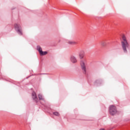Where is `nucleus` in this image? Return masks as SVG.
Instances as JSON below:
<instances>
[{"label":"nucleus","instance_id":"obj_1","mask_svg":"<svg viewBox=\"0 0 130 130\" xmlns=\"http://www.w3.org/2000/svg\"><path fill=\"white\" fill-rule=\"evenodd\" d=\"M122 41H121V43L122 50L123 51V52L126 53H127V50L126 48H128L129 46V45L127 42V38L124 35H122Z\"/></svg>","mask_w":130,"mask_h":130},{"label":"nucleus","instance_id":"obj_2","mask_svg":"<svg viewBox=\"0 0 130 130\" xmlns=\"http://www.w3.org/2000/svg\"><path fill=\"white\" fill-rule=\"evenodd\" d=\"M109 113L111 115H114L116 114V113H117V110L116 107H115L113 105H111V106H110Z\"/></svg>","mask_w":130,"mask_h":130},{"label":"nucleus","instance_id":"obj_3","mask_svg":"<svg viewBox=\"0 0 130 130\" xmlns=\"http://www.w3.org/2000/svg\"><path fill=\"white\" fill-rule=\"evenodd\" d=\"M14 27H15V29L18 32V33L20 35H22V31H21V26L20 24H18V23H15V25H14Z\"/></svg>","mask_w":130,"mask_h":130},{"label":"nucleus","instance_id":"obj_4","mask_svg":"<svg viewBox=\"0 0 130 130\" xmlns=\"http://www.w3.org/2000/svg\"><path fill=\"white\" fill-rule=\"evenodd\" d=\"M37 49H38V51H39L41 55H45L47 54V52H46V51L43 52L42 51V49L40 46H38V47H37Z\"/></svg>","mask_w":130,"mask_h":130},{"label":"nucleus","instance_id":"obj_5","mask_svg":"<svg viewBox=\"0 0 130 130\" xmlns=\"http://www.w3.org/2000/svg\"><path fill=\"white\" fill-rule=\"evenodd\" d=\"M81 66L82 69V70L83 71V73L84 74H86V67L85 64V62H84V61H81Z\"/></svg>","mask_w":130,"mask_h":130},{"label":"nucleus","instance_id":"obj_6","mask_svg":"<svg viewBox=\"0 0 130 130\" xmlns=\"http://www.w3.org/2000/svg\"><path fill=\"white\" fill-rule=\"evenodd\" d=\"M100 45L102 47H105L106 46H107V43L105 41H102L100 42Z\"/></svg>","mask_w":130,"mask_h":130},{"label":"nucleus","instance_id":"obj_7","mask_svg":"<svg viewBox=\"0 0 130 130\" xmlns=\"http://www.w3.org/2000/svg\"><path fill=\"white\" fill-rule=\"evenodd\" d=\"M84 54L85 53L84 52V51H82L80 52L79 54V57L81 59L84 58Z\"/></svg>","mask_w":130,"mask_h":130},{"label":"nucleus","instance_id":"obj_8","mask_svg":"<svg viewBox=\"0 0 130 130\" xmlns=\"http://www.w3.org/2000/svg\"><path fill=\"white\" fill-rule=\"evenodd\" d=\"M32 98L33 100H34L37 99V96L36 92H33L32 93Z\"/></svg>","mask_w":130,"mask_h":130},{"label":"nucleus","instance_id":"obj_9","mask_svg":"<svg viewBox=\"0 0 130 130\" xmlns=\"http://www.w3.org/2000/svg\"><path fill=\"white\" fill-rule=\"evenodd\" d=\"M71 61L73 63H76L77 62V59L75 58V57H71Z\"/></svg>","mask_w":130,"mask_h":130},{"label":"nucleus","instance_id":"obj_10","mask_svg":"<svg viewBox=\"0 0 130 130\" xmlns=\"http://www.w3.org/2000/svg\"><path fill=\"white\" fill-rule=\"evenodd\" d=\"M38 96L39 97L40 101H44V98L43 97L42 94H39V95H38Z\"/></svg>","mask_w":130,"mask_h":130},{"label":"nucleus","instance_id":"obj_11","mask_svg":"<svg viewBox=\"0 0 130 130\" xmlns=\"http://www.w3.org/2000/svg\"><path fill=\"white\" fill-rule=\"evenodd\" d=\"M69 44H70L71 45H75L77 44V43L75 41H70L69 42Z\"/></svg>","mask_w":130,"mask_h":130},{"label":"nucleus","instance_id":"obj_12","mask_svg":"<svg viewBox=\"0 0 130 130\" xmlns=\"http://www.w3.org/2000/svg\"><path fill=\"white\" fill-rule=\"evenodd\" d=\"M53 114L57 116H59L60 115L59 113L57 112H54Z\"/></svg>","mask_w":130,"mask_h":130},{"label":"nucleus","instance_id":"obj_13","mask_svg":"<svg viewBox=\"0 0 130 130\" xmlns=\"http://www.w3.org/2000/svg\"><path fill=\"white\" fill-rule=\"evenodd\" d=\"M100 130H105V129H103V128H101V129H100Z\"/></svg>","mask_w":130,"mask_h":130}]
</instances>
